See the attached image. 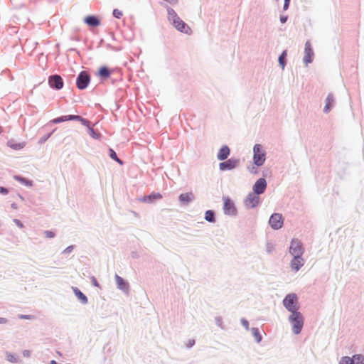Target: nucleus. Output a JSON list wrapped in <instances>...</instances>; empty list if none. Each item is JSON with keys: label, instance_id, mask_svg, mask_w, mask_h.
Returning a JSON list of instances; mask_svg holds the SVG:
<instances>
[{"label": "nucleus", "instance_id": "nucleus-45", "mask_svg": "<svg viewBox=\"0 0 364 364\" xmlns=\"http://www.w3.org/2000/svg\"><path fill=\"white\" fill-rule=\"evenodd\" d=\"M50 364H58L55 360H51Z\"/></svg>", "mask_w": 364, "mask_h": 364}, {"label": "nucleus", "instance_id": "nucleus-25", "mask_svg": "<svg viewBox=\"0 0 364 364\" xmlns=\"http://www.w3.org/2000/svg\"><path fill=\"white\" fill-rule=\"evenodd\" d=\"M205 218L207 221L213 223L215 222V214L212 210H207L205 212Z\"/></svg>", "mask_w": 364, "mask_h": 364}, {"label": "nucleus", "instance_id": "nucleus-16", "mask_svg": "<svg viewBox=\"0 0 364 364\" xmlns=\"http://www.w3.org/2000/svg\"><path fill=\"white\" fill-rule=\"evenodd\" d=\"M84 21L89 26L97 27L100 24V20L95 16H87L85 18Z\"/></svg>", "mask_w": 364, "mask_h": 364}, {"label": "nucleus", "instance_id": "nucleus-19", "mask_svg": "<svg viewBox=\"0 0 364 364\" xmlns=\"http://www.w3.org/2000/svg\"><path fill=\"white\" fill-rule=\"evenodd\" d=\"M99 76L102 78H108L110 76L111 72L107 67H101L98 71Z\"/></svg>", "mask_w": 364, "mask_h": 364}, {"label": "nucleus", "instance_id": "nucleus-36", "mask_svg": "<svg viewBox=\"0 0 364 364\" xmlns=\"http://www.w3.org/2000/svg\"><path fill=\"white\" fill-rule=\"evenodd\" d=\"M14 222L16 223V225L17 226H18L20 228H23V225L22 224V223L18 220V219H14Z\"/></svg>", "mask_w": 364, "mask_h": 364}, {"label": "nucleus", "instance_id": "nucleus-14", "mask_svg": "<svg viewBox=\"0 0 364 364\" xmlns=\"http://www.w3.org/2000/svg\"><path fill=\"white\" fill-rule=\"evenodd\" d=\"M230 150L229 147L226 145L223 146L220 149V150L217 154V158L220 161H224L228 159V156L230 155Z\"/></svg>", "mask_w": 364, "mask_h": 364}, {"label": "nucleus", "instance_id": "nucleus-30", "mask_svg": "<svg viewBox=\"0 0 364 364\" xmlns=\"http://www.w3.org/2000/svg\"><path fill=\"white\" fill-rule=\"evenodd\" d=\"M109 156L114 161H116L119 164H122V161L117 157V154L112 149H109Z\"/></svg>", "mask_w": 364, "mask_h": 364}, {"label": "nucleus", "instance_id": "nucleus-11", "mask_svg": "<svg viewBox=\"0 0 364 364\" xmlns=\"http://www.w3.org/2000/svg\"><path fill=\"white\" fill-rule=\"evenodd\" d=\"M239 164V160L230 159L219 164L220 171L232 170L235 168Z\"/></svg>", "mask_w": 364, "mask_h": 364}, {"label": "nucleus", "instance_id": "nucleus-27", "mask_svg": "<svg viewBox=\"0 0 364 364\" xmlns=\"http://www.w3.org/2000/svg\"><path fill=\"white\" fill-rule=\"evenodd\" d=\"M14 178L16 180V181H18L19 182H21V183H24L25 185L26 186H31L32 185V182L26 178H22L19 176H14Z\"/></svg>", "mask_w": 364, "mask_h": 364}, {"label": "nucleus", "instance_id": "nucleus-18", "mask_svg": "<svg viewBox=\"0 0 364 364\" xmlns=\"http://www.w3.org/2000/svg\"><path fill=\"white\" fill-rule=\"evenodd\" d=\"M194 196L192 193H182L179 196V200L183 203H188L193 199Z\"/></svg>", "mask_w": 364, "mask_h": 364}, {"label": "nucleus", "instance_id": "nucleus-31", "mask_svg": "<svg viewBox=\"0 0 364 364\" xmlns=\"http://www.w3.org/2000/svg\"><path fill=\"white\" fill-rule=\"evenodd\" d=\"M339 364H353L351 358L348 356L343 357L339 362Z\"/></svg>", "mask_w": 364, "mask_h": 364}, {"label": "nucleus", "instance_id": "nucleus-37", "mask_svg": "<svg viewBox=\"0 0 364 364\" xmlns=\"http://www.w3.org/2000/svg\"><path fill=\"white\" fill-rule=\"evenodd\" d=\"M19 318L21 319H32L33 318V316L30 315H20Z\"/></svg>", "mask_w": 364, "mask_h": 364}, {"label": "nucleus", "instance_id": "nucleus-13", "mask_svg": "<svg viewBox=\"0 0 364 364\" xmlns=\"http://www.w3.org/2000/svg\"><path fill=\"white\" fill-rule=\"evenodd\" d=\"M305 55L304 58V62L308 64L312 61V56L314 55L313 50L311 49V43L307 41L305 44Z\"/></svg>", "mask_w": 364, "mask_h": 364}, {"label": "nucleus", "instance_id": "nucleus-23", "mask_svg": "<svg viewBox=\"0 0 364 364\" xmlns=\"http://www.w3.org/2000/svg\"><path fill=\"white\" fill-rule=\"evenodd\" d=\"M351 361L353 364H364V357L362 355H355Z\"/></svg>", "mask_w": 364, "mask_h": 364}, {"label": "nucleus", "instance_id": "nucleus-8", "mask_svg": "<svg viewBox=\"0 0 364 364\" xmlns=\"http://www.w3.org/2000/svg\"><path fill=\"white\" fill-rule=\"evenodd\" d=\"M289 252L294 256L301 255L303 253V247L299 240L295 239L291 240Z\"/></svg>", "mask_w": 364, "mask_h": 364}, {"label": "nucleus", "instance_id": "nucleus-22", "mask_svg": "<svg viewBox=\"0 0 364 364\" xmlns=\"http://www.w3.org/2000/svg\"><path fill=\"white\" fill-rule=\"evenodd\" d=\"M162 198V196L159 193H154L150 194L149 196L144 197L143 199L144 202H151L154 200L160 199Z\"/></svg>", "mask_w": 364, "mask_h": 364}, {"label": "nucleus", "instance_id": "nucleus-10", "mask_svg": "<svg viewBox=\"0 0 364 364\" xmlns=\"http://www.w3.org/2000/svg\"><path fill=\"white\" fill-rule=\"evenodd\" d=\"M223 201L224 213L227 215H235L236 213V208L233 202L228 197L223 198Z\"/></svg>", "mask_w": 364, "mask_h": 364}, {"label": "nucleus", "instance_id": "nucleus-34", "mask_svg": "<svg viewBox=\"0 0 364 364\" xmlns=\"http://www.w3.org/2000/svg\"><path fill=\"white\" fill-rule=\"evenodd\" d=\"M89 132L92 137L98 138L99 134H97L96 132L92 127H89Z\"/></svg>", "mask_w": 364, "mask_h": 364}, {"label": "nucleus", "instance_id": "nucleus-17", "mask_svg": "<svg viewBox=\"0 0 364 364\" xmlns=\"http://www.w3.org/2000/svg\"><path fill=\"white\" fill-rule=\"evenodd\" d=\"M115 280H116V283H117V285L119 289L124 290V291L128 290L129 284L123 279V278H122L119 275L116 274Z\"/></svg>", "mask_w": 364, "mask_h": 364}, {"label": "nucleus", "instance_id": "nucleus-46", "mask_svg": "<svg viewBox=\"0 0 364 364\" xmlns=\"http://www.w3.org/2000/svg\"><path fill=\"white\" fill-rule=\"evenodd\" d=\"M193 343H194V341H193V342H190V346H193Z\"/></svg>", "mask_w": 364, "mask_h": 364}, {"label": "nucleus", "instance_id": "nucleus-9", "mask_svg": "<svg viewBox=\"0 0 364 364\" xmlns=\"http://www.w3.org/2000/svg\"><path fill=\"white\" fill-rule=\"evenodd\" d=\"M259 202V197L258 195L250 193L247 196L246 199L245 200V205L246 207L252 208H255L258 205Z\"/></svg>", "mask_w": 364, "mask_h": 364}, {"label": "nucleus", "instance_id": "nucleus-5", "mask_svg": "<svg viewBox=\"0 0 364 364\" xmlns=\"http://www.w3.org/2000/svg\"><path fill=\"white\" fill-rule=\"evenodd\" d=\"M90 81V76L86 71H82L78 75L76 80V85L78 89H85Z\"/></svg>", "mask_w": 364, "mask_h": 364}, {"label": "nucleus", "instance_id": "nucleus-32", "mask_svg": "<svg viewBox=\"0 0 364 364\" xmlns=\"http://www.w3.org/2000/svg\"><path fill=\"white\" fill-rule=\"evenodd\" d=\"M252 333L254 336L257 338V341L259 342L262 339L261 336L259 335V331L257 328H253L252 329Z\"/></svg>", "mask_w": 364, "mask_h": 364}, {"label": "nucleus", "instance_id": "nucleus-38", "mask_svg": "<svg viewBox=\"0 0 364 364\" xmlns=\"http://www.w3.org/2000/svg\"><path fill=\"white\" fill-rule=\"evenodd\" d=\"M290 0H284V9L287 10L289 7Z\"/></svg>", "mask_w": 364, "mask_h": 364}, {"label": "nucleus", "instance_id": "nucleus-28", "mask_svg": "<svg viewBox=\"0 0 364 364\" xmlns=\"http://www.w3.org/2000/svg\"><path fill=\"white\" fill-rule=\"evenodd\" d=\"M287 55V50L283 51L282 55L279 57V63L282 67V69L285 67V58Z\"/></svg>", "mask_w": 364, "mask_h": 364}, {"label": "nucleus", "instance_id": "nucleus-33", "mask_svg": "<svg viewBox=\"0 0 364 364\" xmlns=\"http://www.w3.org/2000/svg\"><path fill=\"white\" fill-rule=\"evenodd\" d=\"M123 15V13L122 11L115 9L113 10V16L117 18H120Z\"/></svg>", "mask_w": 364, "mask_h": 364}, {"label": "nucleus", "instance_id": "nucleus-35", "mask_svg": "<svg viewBox=\"0 0 364 364\" xmlns=\"http://www.w3.org/2000/svg\"><path fill=\"white\" fill-rule=\"evenodd\" d=\"M44 234H45L46 237L48 238H53L55 237V233L50 230L45 231Z\"/></svg>", "mask_w": 364, "mask_h": 364}, {"label": "nucleus", "instance_id": "nucleus-21", "mask_svg": "<svg viewBox=\"0 0 364 364\" xmlns=\"http://www.w3.org/2000/svg\"><path fill=\"white\" fill-rule=\"evenodd\" d=\"M73 117H74V115L63 116L60 117L53 119V120H51V122L53 124H58V123H60V122H63L65 121L73 120Z\"/></svg>", "mask_w": 364, "mask_h": 364}, {"label": "nucleus", "instance_id": "nucleus-42", "mask_svg": "<svg viewBox=\"0 0 364 364\" xmlns=\"http://www.w3.org/2000/svg\"><path fill=\"white\" fill-rule=\"evenodd\" d=\"M0 193H4V194H6L8 193V191H7V189H6L4 187H0Z\"/></svg>", "mask_w": 364, "mask_h": 364}, {"label": "nucleus", "instance_id": "nucleus-12", "mask_svg": "<svg viewBox=\"0 0 364 364\" xmlns=\"http://www.w3.org/2000/svg\"><path fill=\"white\" fill-rule=\"evenodd\" d=\"M267 187V182L264 178H259L253 186L254 193L257 195L262 194L264 192Z\"/></svg>", "mask_w": 364, "mask_h": 364}, {"label": "nucleus", "instance_id": "nucleus-43", "mask_svg": "<svg viewBox=\"0 0 364 364\" xmlns=\"http://www.w3.org/2000/svg\"><path fill=\"white\" fill-rule=\"evenodd\" d=\"M7 320L5 318L0 317V324L6 323Z\"/></svg>", "mask_w": 364, "mask_h": 364}, {"label": "nucleus", "instance_id": "nucleus-3", "mask_svg": "<svg viewBox=\"0 0 364 364\" xmlns=\"http://www.w3.org/2000/svg\"><path fill=\"white\" fill-rule=\"evenodd\" d=\"M283 304L291 314L298 312V299L295 294H289L283 300Z\"/></svg>", "mask_w": 364, "mask_h": 364}, {"label": "nucleus", "instance_id": "nucleus-24", "mask_svg": "<svg viewBox=\"0 0 364 364\" xmlns=\"http://www.w3.org/2000/svg\"><path fill=\"white\" fill-rule=\"evenodd\" d=\"M73 118V120H77V121L80 122L82 123V124L87 127L88 129H89V127H90V122L87 119H84L79 115H74V117Z\"/></svg>", "mask_w": 364, "mask_h": 364}, {"label": "nucleus", "instance_id": "nucleus-47", "mask_svg": "<svg viewBox=\"0 0 364 364\" xmlns=\"http://www.w3.org/2000/svg\"><path fill=\"white\" fill-rule=\"evenodd\" d=\"M193 343H194V341H193V342H190V346H193Z\"/></svg>", "mask_w": 364, "mask_h": 364}, {"label": "nucleus", "instance_id": "nucleus-6", "mask_svg": "<svg viewBox=\"0 0 364 364\" xmlns=\"http://www.w3.org/2000/svg\"><path fill=\"white\" fill-rule=\"evenodd\" d=\"M48 85L51 88L60 90L63 87V80L58 75H53L48 77Z\"/></svg>", "mask_w": 364, "mask_h": 364}, {"label": "nucleus", "instance_id": "nucleus-41", "mask_svg": "<svg viewBox=\"0 0 364 364\" xmlns=\"http://www.w3.org/2000/svg\"><path fill=\"white\" fill-rule=\"evenodd\" d=\"M287 21V16H282L280 17V21H281L282 23H284Z\"/></svg>", "mask_w": 364, "mask_h": 364}, {"label": "nucleus", "instance_id": "nucleus-26", "mask_svg": "<svg viewBox=\"0 0 364 364\" xmlns=\"http://www.w3.org/2000/svg\"><path fill=\"white\" fill-rule=\"evenodd\" d=\"M75 295L83 304H86L87 302V296L83 293H82L80 290L77 289L75 291Z\"/></svg>", "mask_w": 364, "mask_h": 364}, {"label": "nucleus", "instance_id": "nucleus-44", "mask_svg": "<svg viewBox=\"0 0 364 364\" xmlns=\"http://www.w3.org/2000/svg\"><path fill=\"white\" fill-rule=\"evenodd\" d=\"M93 283L95 286H98V284L95 278H93Z\"/></svg>", "mask_w": 364, "mask_h": 364}, {"label": "nucleus", "instance_id": "nucleus-40", "mask_svg": "<svg viewBox=\"0 0 364 364\" xmlns=\"http://www.w3.org/2000/svg\"><path fill=\"white\" fill-rule=\"evenodd\" d=\"M7 359H8V360H9L11 362H15L16 361V359H15V358H14V356L13 355H8Z\"/></svg>", "mask_w": 364, "mask_h": 364}, {"label": "nucleus", "instance_id": "nucleus-2", "mask_svg": "<svg viewBox=\"0 0 364 364\" xmlns=\"http://www.w3.org/2000/svg\"><path fill=\"white\" fill-rule=\"evenodd\" d=\"M289 321L292 325L293 332L299 334L303 327L304 318L300 312H294L289 316Z\"/></svg>", "mask_w": 364, "mask_h": 364}, {"label": "nucleus", "instance_id": "nucleus-1", "mask_svg": "<svg viewBox=\"0 0 364 364\" xmlns=\"http://www.w3.org/2000/svg\"><path fill=\"white\" fill-rule=\"evenodd\" d=\"M168 18L169 21L173 25V26L181 32L186 34H191L192 31L191 28L181 20L175 12V11L171 8H168Z\"/></svg>", "mask_w": 364, "mask_h": 364}, {"label": "nucleus", "instance_id": "nucleus-20", "mask_svg": "<svg viewBox=\"0 0 364 364\" xmlns=\"http://www.w3.org/2000/svg\"><path fill=\"white\" fill-rule=\"evenodd\" d=\"M326 106L324 107V112H328L330 110H331V108L333 105V97L331 94H329L326 98Z\"/></svg>", "mask_w": 364, "mask_h": 364}, {"label": "nucleus", "instance_id": "nucleus-29", "mask_svg": "<svg viewBox=\"0 0 364 364\" xmlns=\"http://www.w3.org/2000/svg\"><path fill=\"white\" fill-rule=\"evenodd\" d=\"M8 145L11 148H12V149H14L15 150L21 149L23 148V146H24L23 143H18L17 144V143H13L12 141H9L8 142Z\"/></svg>", "mask_w": 364, "mask_h": 364}, {"label": "nucleus", "instance_id": "nucleus-15", "mask_svg": "<svg viewBox=\"0 0 364 364\" xmlns=\"http://www.w3.org/2000/svg\"><path fill=\"white\" fill-rule=\"evenodd\" d=\"M304 265V260L301 255L294 256L291 262V267L295 271H298Z\"/></svg>", "mask_w": 364, "mask_h": 364}, {"label": "nucleus", "instance_id": "nucleus-7", "mask_svg": "<svg viewBox=\"0 0 364 364\" xmlns=\"http://www.w3.org/2000/svg\"><path fill=\"white\" fill-rule=\"evenodd\" d=\"M269 223L273 229H280L283 225V218L279 213H274L269 218Z\"/></svg>", "mask_w": 364, "mask_h": 364}, {"label": "nucleus", "instance_id": "nucleus-39", "mask_svg": "<svg viewBox=\"0 0 364 364\" xmlns=\"http://www.w3.org/2000/svg\"><path fill=\"white\" fill-rule=\"evenodd\" d=\"M242 323L243 324V326L247 329L249 328V323L247 320L245 319H242Z\"/></svg>", "mask_w": 364, "mask_h": 364}, {"label": "nucleus", "instance_id": "nucleus-4", "mask_svg": "<svg viewBox=\"0 0 364 364\" xmlns=\"http://www.w3.org/2000/svg\"><path fill=\"white\" fill-rule=\"evenodd\" d=\"M253 151H254V156H253L254 163L258 166H262L265 161V154L262 150L261 146L259 144L255 145Z\"/></svg>", "mask_w": 364, "mask_h": 364}]
</instances>
